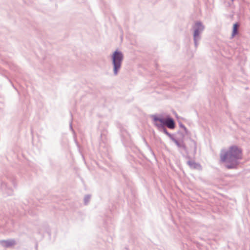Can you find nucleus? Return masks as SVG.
<instances>
[{
  "label": "nucleus",
  "mask_w": 250,
  "mask_h": 250,
  "mask_svg": "<svg viewBox=\"0 0 250 250\" xmlns=\"http://www.w3.org/2000/svg\"><path fill=\"white\" fill-rule=\"evenodd\" d=\"M123 58V54L118 51H115L113 55L112 61L114 65V71L116 75L121 67Z\"/></svg>",
  "instance_id": "7ed1b4c3"
},
{
  "label": "nucleus",
  "mask_w": 250,
  "mask_h": 250,
  "mask_svg": "<svg viewBox=\"0 0 250 250\" xmlns=\"http://www.w3.org/2000/svg\"><path fill=\"white\" fill-rule=\"evenodd\" d=\"M188 165H189V166H190L191 167V166H192V165L194 164H193L192 162H188Z\"/></svg>",
  "instance_id": "0eeeda50"
},
{
  "label": "nucleus",
  "mask_w": 250,
  "mask_h": 250,
  "mask_svg": "<svg viewBox=\"0 0 250 250\" xmlns=\"http://www.w3.org/2000/svg\"><path fill=\"white\" fill-rule=\"evenodd\" d=\"M242 158V150L237 146L230 147L225 154L221 155V160L226 162L228 168H235L237 164L236 160Z\"/></svg>",
  "instance_id": "f257e3e1"
},
{
  "label": "nucleus",
  "mask_w": 250,
  "mask_h": 250,
  "mask_svg": "<svg viewBox=\"0 0 250 250\" xmlns=\"http://www.w3.org/2000/svg\"><path fill=\"white\" fill-rule=\"evenodd\" d=\"M195 30L194 33V38L197 37L200 33V31H202L204 29L203 26L200 22H197L195 25Z\"/></svg>",
  "instance_id": "20e7f679"
},
{
  "label": "nucleus",
  "mask_w": 250,
  "mask_h": 250,
  "mask_svg": "<svg viewBox=\"0 0 250 250\" xmlns=\"http://www.w3.org/2000/svg\"><path fill=\"white\" fill-rule=\"evenodd\" d=\"M4 245L7 247L13 246L15 242L14 240L5 241L4 242Z\"/></svg>",
  "instance_id": "423d86ee"
},
{
  "label": "nucleus",
  "mask_w": 250,
  "mask_h": 250,
  "mask_svg": "<svg viewBox=\"0 0 250 250\" xmlns=\"http://www.w3.org/2000/svg\"><path fill=\"white\" fill-rule=\"evenodd\" d=\"M153 120L155 122V125L157 127H162L166 125L170 129H173L175 127V123L173 120L171 118H161L156 116L153 117Z\"/></svg>",
  "instance_id": "f03ea898"
},
{
  "label": "nucleus",
  "mask_w": 250,
  "mask_h": 250,
  "mask_svg": "<svg viewBox=\"0 0 250 250\" xmlns=\"http://www.w3.org/2000/svg\"><path fill=\"white\" fill-rule=\"evenodd\" d=\"M239 27V24L237 23L233 24V30L232 32V36L234 37L238 33V28Z\"/></svg>",
  "instance_id": "39448f33"
}]
</instances>
